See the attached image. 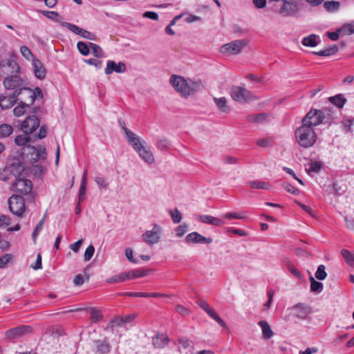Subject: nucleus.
<instances>
[{"label": "nucleus", "instance_id": "1", "mask_svg": "<svg viewBox=\"0 0 354 354\" xmlns=\"http://www.w3.org/2000/svg\"><path fill=\"white\" fill-rule=\"evenodd\" d=\"M22 150V161L17 163L24 165L25 169L32 173L33 175L41 176L45 169L41 165L46 158L45 147L42 145L38 147L28 145L23 147Z\"/></svg>", "mask_w": 354, "mask_h": 354}, {"label": "nucleus", "instance_id": "2", "mask_svg": "<svg viewBox=\"0 0 354 354\" xmlns=\"http://www.w3.org/2000/svg\"><path fill=\"white\" fill-rule=\"evenodd\" d=\"M129 144L138 153L139 157L147 164L152 165L155 162V157L151 149L145 141L129 130L124 125L122 127Z\"/></svg>", "mask_w": 354, "mask_h": 354}, {"label": "nucleus", "instance_id": "3", "mask_svg": "<svg viewBox=\"0 0 354 354\" xmlns=\"http://www.w3.org/2000/svg\"><path fill=\"white\" fill-rule=\"evenodd\" d=\"M169 83L175 91L185 98H187L189 95L195 93L201 86V82L192 80L188 81L183 77L177 75H171Z\"/></svg>", "mask_w": 354, "mask_h": 354}, {"label": "nucleus", "instance_id": "4", "mask_svg": "<svg viewBox=\"0 0 354 354\" xmlns=\"http://www.w3.org/2000/svg\"><path fill=\"white\" fill-rule=\"evenodd\" d=\"M12 174L15 178L12 182V187L15 191L23 193L28 194L32 189V182L30 180L25 178L30 171H26L24 166L20 163H13Z\"/></svg>", "mask_w": 354, "mask_h": 354}, {"label": "nucleus", "instance_id": "5", "mask_svg": "<svg viewBox=\"0 0 354 354\" xmlns=\"http://www.w3.org/2000/svg\"><path fill=\"white\" fill-rule=\"evenodd\" d=\"M295 138L298 144L304 148H309L315 143L317 135L314 129L302 124L295 131Z\"/></svg>", "mask_w": 354, "mask_h": 354}, {"label": "nucleus", "instance_id": "6", "mask_svg": "<svg viewBox=\"0 0 354 354\" xmlns=\"http://www.w3.org/2000/svg\"><path fill=\"white\" fill-rule=\"evenodd\" d=\"M17 93V99L20 96L21 102L28 106H31L34 104L36 98L42 97V92L38 87L35 89H31L28 87H21L18 90L15 91Z\"/></svg>", "mask_w": 354, "mask_h": 354}, {"label": "nucleus", "instance_id": "7", "mask_svg": "<svg viewBox=\"0 0 354 354\" xmlns=\"http://www.w3.org/2000/svg\"><path fill=\"white\" fill-rule=\"evenodd\" d=\"M232 99L239 103H248L258 100V97L245 87L234 86L230 88Z\"/></svg>", "mask_w": 354, "mask_h": 354}, {"label": "nucleus", "instance_id": "8", "mask_svg": "<svg viewBox=\"0 0 354 354\" xmlns=\"http://www.w3.org/2000/svg\"><path fill=\"white\" fill-rule=\"evenodd\" d=\"M325 118L324 111L311 109L303 118L302 124L313 129L314 127L324 122Z\"/></svg>", "mask_w": 354, "mask_h": 354}, {"label": "nucleus", "instance_id": "9", "mask_svg": "<svg viewBox=\"0 0 354 354\" xmlns=\"http://www.w3.org/2000/svg\"><path fill=\"white\" fill-rule=\"evenodd\" d=\"M248 44L247 39L234 40L230 43L223 45L220 48V52L226 55H232L239 54L243 48Z\"/></svg>", "mask_w": 354, "mask_h": 354}, {"label": "nucleus", "instance_id": "10", "mask_svg": "<svg viewBox=\"0 0 354 354\" xmlns=\"http://www.w3.org/2000/svg\"><path fill=\"white\" fill-rule=\"evenodd\" d=\"M162 232V227L158 224H154L153 228L150 230H147L142 234L141 237L142 241L147 244L153 245L160 241Z\"/></svg>", "mask_w": 354, "mask_h": 354}, {"label": "nucleus", "instance_id": "11", "mask_svg": "<svg viewBox=\"0 0 354 354\" xmlns=\"http://www.w3.org/2000/svg\"><path fill=\"white\" fill-rule=\"evenodd\" d=\"M9 209L16 216H21L26 209L24 197L19 195H12L8 200Z\"/></svg>", "mask_w": 354, "mask_h": 354}, {"label": "nucleus", "instance_id": "12", "mask_svg": "<svg viewBox=\"0 0 354 354\" xmlns=\"http://www.w3.org/2000/svg\"><path fill=\"white\" fill-rule=\"evenodd\" d=\"M32 332V328L29 326L22 325L7 330L5 333L6 338L12 340L21 337Z\"/></svg>", "mask_w": 354, "mask_h": 354}, {"label": "nucleus", "instance_id": "13", "mask_svg": "<svg viewBox=\"0 0 354 354\" xmlns=\"http://www.w3.org/2000/svg\"><path fill=\"white\" fill-rule=\"evenodd\" d=\"M39 126V120L35 115H30L21 124V131L26 134L35 131Z\"/></svg>", "mask_w": 354, "mask_h": 354}, {"label": "nucleus", "instance_id": "14", "mask_svg": "<svg viewBox=\"0 0 354 354\" xmlns=\"http://www.w3.org/2000/svg\"><path fill=\"white\" fill-rule=\"evenodd\" d=\"M185 241L188 244L194 243H212L213 239L211 237H205L201 234L194 232L187 234L185 237Z\"/></svg>", "mask_w": 354, "mask_h": 354}, {"label": "nucleus", "instance_id": "15", "mask_svg": "<svg viewBox=\"0 0 354 354\" xmlns=\"http://www.w3.org/2000/svg\"><path fill=\"white\" fill-rule=\"evenodd\" d=\"M23 82L24 81L19 75H12L5 78L3 85L6 89L17 90V88H21L23 85Z\"/></svg>", "mask_w": 354, "mask_h": 354}, {"label": "nucleus", "instance_id": "16", "mask_svg": "<svg viewBox=\"0 0 354 354\" xmlns=\"http://www.w3.org/2000/svg\"><path fill=\"white\" fill-rule=\"evenodd\" d=\"M126 71V66L122 62L117 64L113 60H109L106 63V66L104 70V73L106 75H110L113 72L118 73H122Z\"/></svg>", "mask_w": 354, "mask_h": 354}, {"label": "nucleus", "instance_id": "17", "mask_svg": "<svg viewBox=\"0 0 354 354\" xmlns=\"http://www.w3.org/2000/svg\"><path fill=\"white\" fill-rule=\"evenodd\" d=\"M293 315L299 319H306L311 313L310 308L303 304H298L292 308Z\"/></svg>", "mask_w": 354, "mask_h": 354}, {"label": "nucleus", "instance_id": "18", "mask_svg": "<svg viewBox=\"0 0 354 354\" xmlns=\"http://www.w3.org/2000/svg\"><path fill=\"white\" fill-rule=\"evenodd\" d=\"M32 66L35 77L39 80L44 79L46 75V70L41 62L38 59H32Z\"/></svg>", "mask_w": 354, "mask_h": 354}, {"label": "nucleus", "instance_id": "19", "mask_svg": "<svg viewBox=\"0 0 354 354\" xmlns=\"http://www.w3.org/2000/svg\"><path fill=\"white\" fill-rule=\"evenodd\" d=\"M281 3V15L286 17L295 14L297 10V6L292 2H288L286 0L279 1Z\"/></svg>", "mask_w": 354, "mask_h": 354}, {"label": "nucleus", "instance_id": "20", "mask_svg": "<svg viewBox=\"0 0 354 354\" xmlns=\"http://www.w3.org/2000/svg\"><path fill=\"white\" fill-rule=\"evenodd\" d=\"M17 93L14 91L12 94L0 95V106L3 109H9L17 102Z\"/></svg>", "mask_w": 354, "mask_h": 354}, {"label": "nucleus", "instance_id": "21", "mask_svg": "<svg viewBox=\"0 0 354 354\" xmlns=\"http://www.w3.org/2000/svg\"><path fill=\"white\" fill-rule=\"evenodd\" d=\"M198 220L203 223L210 224L215 226H221L224 224V221L218 218L210 215H199Z\"/></svg>", "mask_w": 354, "mask_h": 354}, {"label": "nucleus", "instance_id": "22", "mask_svg": "<svg viewBox=\"0 0 354 354\" xmlns=\"http://www.w3.org/2000/svg\"><path fill=\"white\" fill-rule=\"evenodd\" d=\"M169 342L168 336L165 334H158L153 337L152 342L153 346L158 348L165 347Z\"/></svg>", "mask_w": 354, "mask_h": 354}, {"label": "nucleus", "instance_id": "23", "mask_svg": "<svg viewBox=\"0 0 354 354\" xmlns=\"http://www.w3.org/2000/svg\"><path fill=\"white\" fill-rule=\"evenodd\" d=\"M180 352L183 351H191L193 348V343L186 337H179L175 342Z\"/></svg>", "mask_w": 354, "mask_h": 354}, {"label": "nucleus", "instance_id": "24", "mask_svg": "<svg viewBox=\"0 0 354 354\" xmlns=\"http://www.w3.org/2000/svg\"><path fill=\"white\" fill-rule=\"evenodd\" d=\"M136 315H128L124 317H116L112 321V326H122L126 324H129L133 322L135 319Z\"/></svg>", "mask_w": 354, "mask_h": 354}, {"label": "nucleus", "instance_id": "25", "mask_svg": "<svg viewBox=\"0 0 354 354\" xmlns=\"http://www.w3.org/2000/svg\"><path fill=\"white\" fill-rule=\"evenodd\" d=\"M213 100L217 107L221 110V111L223 113H228L229 112V108L227 106V100L225 97H214Z\"/></svg>", "mask_w": 354, "mask_h": 354}, {"label": "nucleus", "instance_id": "26", "mask_svg": "<svg viewBox=\"0 0 354 354\" xmlns=\"http://www.w3.org/2000/svg\"><path fill=\"white\" fill-rule=\"evenodd\" d=\"M97 352L100 354H105L110 351V345L106 341L97 340L95 342Z\"/></svg>", "mask_w": 354, "mask_h": 354}, {"label": "nucleus", "instance_id": "27", "mask_svg": "<svg viewBox=\"0 0 354 354\" xmlns=\"http://www.w3.org/2000/svg\"><path fill=\"white\" fill-rule=\"evenodd\" d=\"M322 169V164L317 160H311L310 162L306 165V171L308 174L318 173Z\"/></svg>", "mask_w": 354, "mask_h": 354}, {"label": "nucleus", "instance_id": "28", "mask_svg": "<svg viewBox=\"0 0 354 354\" xmlns=\"http://www.w3.org/2000/svg\"><path fill=\"white\" fill-rule=\"evenodd\" d=\"M338 50V48L336 45H332L326 48L319 50L318 52H315V54L319 56H330L335 55Z\"/></svg>", "mask_w": 354, "mask_h": 354}, {"label": "nucleus", "instance_id": "29", "mask_svg": "<svg viewBox=\"0 0 354 354\" xmlns=\"http://www.w3.org/2000/svg\"><path fill=\"white\" fill-rule=\"evenodd\" d=\"M147 272L146 270H135L128 272H125V277L127 280L133 279L138 277L146 276Z\"/></svg>", "mask_w": 354, "mask_h": 354}, {"label": "nucleus", "instance_id": "30", "mask_svg": "<svg viewBox=\"0 0 354 354\" xmlns=\"http://www.w3.org/2000/svg\"><path fill=\"white\" fill-rule=\"evenodd\" d=\"M317 37L312 34L309 35L308 37H306L302 40V44L305 46H309V47H315L317 45Z\"/></svg>", "mask_w": 354, "mask_h": 354}, {"label": "nucleus", "instance_id": "31", "mask_svg": "<svg viewBox=\"0 0 354 354\" xmlns=\"http://www.w3.org/2000/svg\"><path fill=\"white\" fill-rule=\"evenodd\" d=\"M329 101L338 108H342L346 100L342 95L339 94L329 97Z\"/></svg>", "mask_w": 354, "mask_h": 354}, {"label": "nucleus", "instance_id": "32", "mask_svg": "<svg viewBox=\"0 0 354 354\" xmlns=\"http://www.w3.org/2000/svg\"><path fill=\"white\" fill-rule=\"evenodd\" d=\"M12 167L13 164L12 165L10 168H5L1 171H0V180L3 181H8L12 179L13 176L12 174Z\"/></svg>", "mask_w": 354, "mask_h": 354}, {"label": "nucleus", "instance_id": "33", "mask_svg": "<svg viewBox=\"0 0 354 354\" xmlns=\"http://www.w3.org/2000/svg\"><path fill=\"white\" fill-rule=\"evenodd\" d=\"M90 312V319L92 323H97L100 321L102 318L101 311L94 308H91L89 310Z\"/></svg>", "mask_w": 354, "mask_h": 354}, {"label": "nucleus", "instance_id": "34", "mask_svg": "<svg viewBox=\"0 0 354 354\" xmlns=\"http://www.w3.org/2000/svg\"><path fill=\"white\" fill-rule=\"evenodd\" d=\"M13 131V128L12 126L3 124L0 126V138H6L9 136Z\"/></svg>", "mask_w": 354, "mask_h": 354}, {"label": "nucleus", "instance_id": "35", "mask_svg": "<svg viewBox=\"0 0 354 354\" xmlns=\"http://www.w3.org/2000/svg\"><path fill=\"white\" fill-rule=\"evenodd\" d=\"M30 141V137L28 135H19L17 136L15 139V142L18 146L26 147Z\"/></svg>", "mask_w": 354, "mask_h": 354}, {"label": "nucleus", "instance_id": "36", "mask_svg": "<svg viewBox=\"0 0 354 354\" xmlns=\"http://www.w3.org/2000/svg\"><path fill=\"white\" fill-rule=\"evenodd\" d=\"M77 47L82 55H88L90 53L91 48L89 46V43L86 44L84 41H78L77 44Z\"/></svg>", "mask_w": 354, "mask_h": 354}, {"label": "nucleus", "instance_id": "37", "mask_svg": "<svg viewBox=\"0 0 354 354\" xmlns=\"http://www.w3.org/2000/svg\"><path fill=\"white\" fill-rule=\"evenodd\" d=\"M223 218L227 219H245L246 216L244 212H227L222 216Z\"/></svg>", "mask_w": 354, "mask_h": 354}, {"label": "nucleus", "instance_id": "38", "mask_svg": "<svg viewBox=\"0 0 354 354\" xmlns=\"http://www.w3.org/2000/svg\"><path fill=\"white\" fill-rule=\"evenodd\" d=\"M339 3L338 1H327L324 3V8L330 12L337 10L339 8Z\"/></svg>", "mask_w": 354, "mask_h": 354}, {"label": "nucleus", "instance_id": "39", "mask_svg": "<svg viewBox=\"0 0 354 354\" xmlns=\"http://www.w3.org/2000/svg\"><path fill=\"white\" fill-rule=\"evenodd\" d=\"M28 107L29 106L20 102V104L13 109V113L15 116L20 117L23 115Z\"/></svg>", "mask_w": 354, "mask_h": 354}, {"label": "nucleus", "instance_id": "40", "mask_svg": "<svg viewBox=\"0 0 354 354\" xmlns=\"http://www.w3.org/2000/svg\"><path fill=\"white\" fill-rule=\"evenodd\" d=\"M310 290L313 292H321L323 290V284L317 281L313 277H310Z\"/></svg>", "mask_w": 354, "mask_h": 354}, {"label": "nucleus", "instance_id": "41", "mask_svg": "<svg viewBox=\"0 0 354 354\" xmlns=\"http://www.w3.org/2000/svg\"><path fill=\"white\" fill-rule=\"evenodd\" d=\"M89 46L91 48L90 51H91L92 54L94 56H95L97 57H102L103 51H102V48L100 46H98L94 43L89 42Z\"/></svg>", "mask_w": 354, "mask_h": 354}, {"label": "nucleus", "instance_id": "42", "mask_svg": "<svg viewBox=\"0 0 354 354\" xmlns=\"http://www.w3.org/2000/svg\"><path fill=\"white\" fill-rule=\"evenodd\" d=\"M248 121L253 123H263L266 120V115L264 113H259L248 116Z\"/></svg>", "mask_w": 354, "mask_h": 354}, {"label": "nucleus", "instance_id": "43", "mask_svg": "<svg viewBox=\"0 0 354 354\" xmlns=\"http://www.w3.org/2000/svg\"><path fill=\"white\" fill-rule=\"evenodd\" d=\"M169 213L174 223H179L181 221L182 215L178 209H170L169 211Z\"/></svg>", "mask_w": 354, "mask_h": 354}, {"label": "nucleus", "instance_id": "44", "mask_svg": "<svg viewBox=\"0 0 354 354\" xmlns=\"http://www.w3.org/2000/svg\"><path fill=\"white\" fill-rule=\"evenodd\" d=\"M127 280L125 277V272L120 273L119 274L113 276L109 278L106 281L109 283H119Z\"/></svg>", "mask_w": 354, "mask_h": 354}, {"label": "nucleus", "instance_id": "45", "mask_svg": "<svg viewBox=\"0 0 354 354\" xmlns=\"http://www.w3.org/2000/svg\"><path fill=\"white\" fill-rule=\"evenodd\" d=\"M327 274L325 271V266L319 265L315 272V277L319 280H324L326 278Z\"/></svg>", "mask_w": 354, "mask_h": 354}, {"label": "nucleus", "instance_id": "46", "mask_svg": "<svg viewBox=\"0 0 354 354\" xmlns=\"http://www.w3.org/2000/svg\"><path fill=\"white\" fill-rule=\"evenodd\" d=\"M20 52L21 53V55H23V57L26 59L27 60H30L32 59H35L34 57H33V55L32 53V52L30 51V50L26 46H22L20 48Z\"/></svg>", "mask_w": 354, "mask_h": 354}, {"label": "nucleus", "instance_id": "47", "mask_svg": "<svg viewBox=\"0 0 354 354\" xmlns=\"http://www.w3.org/2000/svg\"><path fill=\"white\" fill-rule=\"evenodd\" d=\"M95 252V248L93 245H89L85 252H84V260L85 261H88L93 256V254Z\"/></svg>", "mask_w": 354, "mask_h": 354}, {"label": "nucleus", "instance_id": "48", "mask_svg": "<svg viewBox=\"0 0 354 354\" xmlns=\"http://www.w3.org/2000/svg\"><path fill=\"white\" fill-rule=\"evenodd\" d=\"M62 26L67 28L68 30H70L71 32H74L75 34L80 35L82 28H80L75 24L68 23V22L63 23Z\"/></svg>", "mask_w": 354, "mask_h": 354}, {"label": "nucleus", "instance_id": "49", "mask_svg": "<svg viewBox=\"0 0 354 354\" xmlns=\"http://www.w3.org/2000/svg\"><path fill=\"white\" fill-rule=\"evenodd\" d=\"M339 31L346 35L354 33V21L351 24L344 25Z\"/></svg>", "mask_w": 354, "mask_h": 354}, {"label": "nucleus", "instance_id": "50", "mask_svg": "<svg viewBox=\"0 0 354 354\" xmlns=\"http://www.w3.org/2000/svg\"><path fill=\"white\" fill-rule=\"evenodd\" d=\"M341 254L348 263L352 264L354 262V256L348 250L343 249Z\"/></svg>", "mask_w": 354, "mask_h": 354}, {"label": "nucleus", "instance_id": "51", "mask_svg": "<svg viewBox=\"0 0 354 354\" xmlns=\"http://www.w3.org/2000/svg\"><path fill=\"white\" fill-rule=\"evenodd\" d=\"M12 259V256L10 254H6L0 257V268H5L7 264Z\"/></svg>", "mask_w": 354, "mask_h": 354}, {"label": "nucleus", "instance_id": "52", "mask_svg": "<svg viewBox=\"0 0 354 354\" xmlns=\"http://www.w3.org/2000/svg\"><path fill=\"white\" fill-rule=\"evenodd\" d=\"M44 218H43L39 223L37 225L33 233H32V239H33V241L34 243H35L36 241V239L37 237V236L39 235V232H41L42 227H43V225H44Z\"/></svg>", "mask_w": 354, "mask_h": 354}, {"label": "nucleus", "instance_id": "53", "mask_svg": "<svg viewBox=\"0 0 354 354\" xmlns=\"http://www.w3.org/2000/svg\"><path fill=\"white\" fill-rule=\"evenodd\" d=\"M7 65L11 68L12 73H19L20 67L17 62L14 59H8L7 61Z\"/></svg>", "mask_w": 354, "mask_h": 354}, {"label": "nucleus", "instance_id": "54", "mask_svg": "<svg viewBox=\"0 0 354 354\" xmlns=\"http://www.w3.org/2000/svg\"><path fill=\"white\" fill-rule=\"evenodd\" d=\"M80 36H81L83 38L89 39V40H93V41L95 40V39H96V36L95 35V34H93L88 30H86L83 28L81 29Z\"/></svg>", "mask_w": 354, "mask_h": 354}, {"label": "nucleus", "instance_id": "55", "mask_svg": "<svg viewBox=\"0 0 354 354\" xmlns=\"http://www.w3.org/2000/svg\"><path fill=\"white\" fill-rule=\"evenodd\" d=\"M288 270L297 278L300 279L301 274L300 272L290 262H288L287 265Z\"/></svg>", "mask_w": 354, "mask_h": 354}, {"label": "nucleus", "instance_id": "56", "mask_svg": "<svg viewBox=\"0 0 354 354\" xmlns=\"http://www.w3.org/2000/svg\"><path fill=\"white\" fill-rule=\"evenodd\" d=\"M283 188L285 190L289 193H291L292 194L297 195L299 194V191L297 188L295 187L292 185L288 183H283Z\"/></svg>", "mask_w": 354, "mask_h": 354}, {"label": "nucleus", "instance_id": "57", "mask_svg": "<svg viewBox=\"0 0 354 354\" xmlns=\"http://www.w3.org/2000/svg\"><path fill=\"white\" fill-rule=\"evenodd\" d=\"M169 145V140L166 138H162L158 141V142L156 144V147L159 149L163 150V149L168 148Z\"/></svg>", "mask_w": 354, "mask_h": 354}, {"label": "nucleus", "instance_id": "58", "mask_svg": "<svg viewBox=\"0 0 354 354\" xmlns=\"http://www.w3.org/2000/svg\"><path fill=\"white\" fill-rule=\"evenodd\" d=\"M11 224V219L6 215H0V227L8 226Z\"/></svg>", "mask_w": 354, "mask_h": 354}, {"label": "nucleus", "instance_id": "59", "mask_svg": "<svg viewBox=\"0 0 354 354\" xmlns=\"http://www.w3.org/2000/svg\"><path fill=\"white\" fill-rule=\"evenodd\" d=\"M248 184L253 189H264L265 187L264 183L261 181H249Z\"/></svg>", "mask_w": 354, "mask_h": 354}, {"label": "nucleus", "instance_id": "60", "mask_svg": "<svg viewBox=\"0 0 354 354\" xmlns=\"http://www.w3.org/2000/svg\"><path fill=\"white\" fill-rule=\"evenodd\" d=\"M95 182L97 183L99 188H100V189H102V188L106 189L107 188L108 185L106 183V180L104 178L97 176L95 178Z\"/></svg>", "mask_w": 354, "mask_h": 354}, {"label": "nucleus", "instance_id": "61", "mask_svg": "<svg viewBox=\"0 0 354 354\" xmlns=\"http://www.w3.org/2000/svg\"><path fill=\"white\" fill-rule=\"evenodd\" d=\"M30 267L34 270L41 269L42 263H41V255L40 253H38L37 255V259L35 264H32Z\"/></svg>", "mask_w": 354, "mask_h": 354}, {"label": "nucleus", "instance_id": "62", "mask_svg": "<svg viewBox=\"0 0 354 354\" xmlns=\"http://www.w3.org/2000/svg\"><path fill=\"white\" fill-rule=\"evenodd\" d=\"M83 243L82 239H80L77 241L75 242L74 243H72L69 245V248L71 250H73L74 252L77 253L79 252L80 248Z\"/></svg>", "mask_w": 354, "mask_h": 354}, {"label": "nucleus", "instance_id": "63", "mask_svg": "<svg viewBox=\"0 0 354 354\" xmlns=\"http://www.w3.org/2000/svg\"><path fill=\"white\" fill-rule=\"evenodd\" d=\"M176 236L178 237H182L187 232V225H180L178 226L176 229Z\"/></svg>", "mask_w": 354, "mask_h": 354}, {"label": "nucleus", "instance_id": "64", "mask_svg": "<svg viewBox=\"0 0 354 354\" xmlns=\"http://www.w3.org/2000/svg\"><path fill=\"white\" fill-rule=\"evenodd\" d=\"M269 7L270 9H272L274 12H278L281 14V3L279 4V1H277L275 2L270 3Z\"/></svg>", "mask_w": 354, "mask_h": 354}]
</instances>
